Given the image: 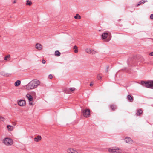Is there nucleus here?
<instances>
[{
  "mask_svg": "<svg viewBox=\"0 0 153 153\" xmlns=\"http://www.w3.org/2000/svg\"><path fill=\"white\" fill-rule=\"evenodd\" d=\"M40 84V82L38 80H32L26 85V88L28 90H30L36 88Z\"/></svg>",
  "mask_w": 153,
  "mask_h": 153,
  "instance_id": "obj_1",
  "label": "nucleus"
},
{
  "mask_svg": "<svg viewBox=\"0 0 153 153\" xmlns=\"http://www.w3.org/2000/svg\"><path fill=\"white\" fill-rule=\"evenodd\" d=\"M141 84L143 86H145L147 88L153 89V81L146 82L142 81Z\"/></svg>",
  "mask_w": 153,
  "mask_h": 153,
  "instance_id": "obj_2",
  "label": "nucleus"
},
{
  "mask_svg": "<svg viewBox=\"0 0 153 153\" xmlns=\"http://www.w3.org/2000/svg\"><path fill=\"white\" fill-rule=\"evenodd\" d=\"M108 151L110 153H121L122 152V150L121 149L117 147L109 148Z\"/></svg>",
  "mask_w": 153,
  "mask_h": 153,
  "instance_id": "obj_3",
  "label": "nucleus"
},
{
  "mask_svg": "<svg viewBox=\"0 0 153 153\" xmlns=\"http://www.w3.org/2000/svg\"><path fill=\"white\" fill-rule=\"evenodd\" d=\"M102 38L103 39H105L107 37L108 38L106 39V42L109 41L111 38V34L109 32H105L102 34Z\"/></svg>",
  "mask_w": 153,
  "mask_h": 153,
  "instance_id": "obj_4",
  "label": "nucleus"
},
{
  "mask_svg": "<svg viewBox=\"0 0 153 153\" xmlns=\"http://www.w3.org/2000/svg\"><path fill=\"white\" fill-rule=\"evenodd\" d=\"M3 143L6 145H11L13 144V141L10 138H6L4 140Z\"/></svg>",
  "mask_w": 153,
  "mask_h": 153,
  "instance_id": "obj_5",
  "label": "nucleus"
},
{
  "mask_svg": "<svg viewBox=\"0 0 153 153\" xmlns=\"http://www.w3.org/2000/svg\"><path fill=\"white\" fill-rule=\"evenodd\" d=\"M90 113V110L89 109H87L83 111V115L86 117H89Z\"/></svg>",
  "mask_w": 153,
  "mask_h": 153,
  "instance_id": "obj_6",
  "label": "nucleus"
},
{
  "mask_svg": "<svg viewBox=\"0 0 153 153\" xmlns=\"http://www.w3.org/2000/svg\"><path fill=\"white\" fill-rule=\"evenodd\" d=\"M85 51L87 53L92 55L95 54L97 53L96 51H94V50H91L90 49L88 48L86 49Z\"/></svg>",
  "mask_w": 153,
  "mask_h": 153,
  "instance_id": "obj_7",
  "label": "nucleus"
},
{
  "mask_svg": "<svg viewBox=\"0 0 153 153\" xmlns=\"http://www.w3.org/2000/svg\"><path fill=\"white\" fill-rule=\"evenodd\" d=\"M125 141L127 143L132 144L133 141V140L130 137H126L124 139Z\"/></svg>",
  "mask_w": 153,
  "mask_h": 153,
  "instance_id": "obj_8",
  "label": "nucleus"
},
{
  "mask_svg": "<svg viewBox=\"0 0 153 153\" xmlns=\"http://www.w3.org/2000/svg\"><path fill=\"white\" fill-rule=\"evenodd\" d=\"M18 104L20 106H24L26 104L25 101L23 100H20L19 101Z\"/></svg>",
  "mask_w": 153,
  "mask_h": 153,
  "instance_id": "obj_9",
  "label": "nucleus"
},
{
  "mask_svg": "<svg viewBox=\"0 0 153 153\" xmlns=\"http://www.w3.org/2000/svg\"><path fill=\"white\" fill-rule=\"evenodd\" d=\"M36 48L38 50H41L42 49V46L40 44L38 43L36 45Z\"/></svg>",
  "mask_w": 153,
  "mask_h": 153,
  "instance_id": "obj_10",
  "label": "nucleus"
},
{
  "mask_svg": "<svg viewBox=\"0 0 153 153\" xmlns=\"http://www.w3.org/2000/svg\"><path fill=\"white\" fill-rule=\"evenodd\" d=\"M127 99L131 102H133L134 100L133 97L130 95H127Z\"/></svg>",
  "mask_w": 153,
  "mask_h": 153,
  "instance_id": "obj_11",
  "label": "nucleus"
},
{
  "mask_svg": "<svg viewBox=\"0 0 153 153\" xmlns=\"http://www.w3.org/2000/svg\"><path fill=\"white\" fill-rule=\"evenodd\" d=\"M142 112L143 111L141 109H138L137 110V112L136 113V115L137 116H140L142 113Z\"/></svg>",
  "mask_w": 153,
  "mask_h": 153,
  "instance_id": "obj_12",
  "label": "nucleus"
},
{
  "mask_svg": "<svg viewBox=\"0 0 153 153\" xmlns=\"http://www.w3.org/2000/svg\"><path fill=\"white\" fill-rule=\"evenodd\" d=\"M41 139V137L40 136L38 135L37 137L34 138V140L36 142H38Z\"/></svg>",
  "mask_w": 153,
  "mask_h": 153,
  "instance_id": "obj_13",
  "label": "nucleus"
},
{
  "mask_svg": "<svg viewBox=\"0 0 153 153\" xmlns=\"http://www.w3.org/2000/svg\"><path fill=\"white\" fill-rule=\"evenodd\" d=\"M110 108L113 111H114L117 109V106L115 105H111L110 106Z\"/></svg>",
  "mask_w": 153,
  "mask_h": 153,
  "instance_id": "obj_14",
  "label": "nucleus"
},
{
  "mask_svg": "<svg viewBox=\"0 0 153 153\" xmlns=\"http://www.w3.org/2000/svg\"><path fill=\"white\" fill-rule=\"evenodd\" d=\"M27 97L29 101H31L32 100L33 97L31 95L29 94H27Z\"/></svg>",
  "mask_w": 153,
  "mask_h": 153,
  "instance_id": "obj_15",
  "label": "nucleus"
},
{
  "mask_svg": "<svg viewBox=\"0 0 153 153\" xmlns=\"http://www.w3.org/2000/svg\"><path fill=\"white\" fill-rule=\"evenodd\" d=\"M21 83V81L19 80H18L15 83V85L16 87L19 86Z\"/></svg>",
  "mask_w": 153,
  "mask_h": 153,
  "instance_id": "obj_16",
  "label": "nucleus"
},
{
  "mask_svg": "<svg viewBox=\"0 0 153 153\" xmlns=\"http://www.w3.org/2000/svg\"><path fill=\"white\" fill-rule=\"evenodd\" d=\"M67 151L68 153H73V152H74V149L69 148L67 149Z\"/></svg>",
  "mask_w": 153,
  "mask_h": 153,
  "instance_id": "obj_17",
  "label": "nucleus"
},
{
  "mask_svg": "<svg viewBox=\"0 0 153 153\" xmlns=\"http://www.w3.org/2000/svg\"><path fill=\"white\" fill-rule=\"evenodd\" d=\"M7 127L8 129L10 131H12L13 129V127L12 126L8 125L7 126Z\"/></svg>",
  "mask_w": 153,
  "mask_h": 153,
  "instance_id": "obj_18",
  "label": "nucleus"
},
{
  "mask_svg": "<svg viewBox=\"0 0 153 153\" xmlns=\"http://www.w3.org/2000/svg\"><path fill=\"white\" fill-rule=\"evenodd\" d=\"M61 53L58 51H55V55L57 56H60Z\"/></svg>",
  "mask_w": 153,
  "mask_h": 153,
  "instance_id": "obj_19",
  "label": "nucleus"
},
{
  "mask_svg": "<svg viewBox=\"0 0 153 153\" xmlns=\"http://www.w3.org/2000/svg\"><path fill=\"white\" fill-rule=\"evenodd\" d=\"M27 3L26 4V5L30 6L32 4L30 1L29 0H27L26 1Z\"/></svg>",
  "mask_w": 153,
  "mask_h": 153,
  "instance_id": "obj_20",
  "label": "nucleus"
},
{
  "mask_svg": "<svg viewBox=\"0 0 153 153\" xmlns=\"http://www.w3.org/2000/svg\"><path fill=\"white\" fill-rule=\"evenodd\" d=\"M74 18L75 19H79L81 18V16H79V14H77L76 15V16H74Z\"/></svg>",
  "mask_w": 153,
  "mask_h": 153,
  "instance_id": "obj_21",
  "label": "nucleus"
},
{
  "mask_svg": "<svg viewBox=\"0 0 153 153\" xmlns=\"http://www.w3.org/2000/svg\"><path fill=\"white\" fill-rule=\"evenodd\" d=\"M10 57V55L9 54L7 55V56H5L4 57V60L5 61H7V60L8 58H9Z\"/></svg>",
  "mask_w": 153,
  "mask_h": 153,
  "instance_id": "obj_22",
  "label": "nucleus"
},
{
  "mask_svg": "<svg viewBox=\"0 0 153 153\" xmlns=\"http://www.w3.org/2000/svg\"><path fill=\"white\" fill-rule=\"evenodd\" d=\"M148 1L147 0H142L140 1V2L141 3V4H143L145 2H147Z\"/></svg>",
  "mask_w": 153,
  "mask_h": 153,
  "instance_id": "obj_23",
  "label": "nucleus"
},
{
  "mask_svg": "<svg viewBox=\"0 0 153 153\" xmlns=\"http://www.w3.org/2000/svg\"><path fill=\"white\" fill-rule=\"evenodd\" d=\"M97 78L98 80H101L102 79V77L100 76V74H98L97 76Z\"/></svg>",
  "mask_w": 153,
  "mask_h": 153,
  "instance_id": "obj_24",
  "label": "nucleus"
},
{
  "mask_svg": "<svg viewBox=\"0 0 153 153\" xmlns=\"http://www.w3.org/2000/svg\"><path fill=\"white\" fill-rule=\"evenodd\" d=\"M75 90V88H69V90L71 92H72V91H74Z\"/></svg>",
  "mask_w": 153,
  "mask_h": 153,
  "instance_id": "obj_25",
  "label": "nucleus"
},
{
  "mask_svg": "<svg viewBox=\"0 0 153 153\" xmlns=\"http://www.w3.org/2000/svg\"><path fill=\"white\" fill-rule=\"evenodd\" d=\"M48 78H49L50 79H51L53 78V76H52V75L51 74H50V75L48 76Z\"/></svg>",
  "mask_w": 153,
  "mask_h": 153,
  "instance_id": "obj_26",
  "label": "nucleus"
},
{
  "mask_svg": "<svg viewBox=\"0 0 153 153\" xmlns=\"http://www.w3.org/2000/svg\"><path fill=\"white\" fill-rule=\"evenodd\" d=\"M109 68V66H107V67H106V71H105L106 72H107L108 71Z\"/></svg>",
  "mask_w": 153,
  "mask_h": 153,
  "instance_id": "obj_27",
  "label": "nucleus"
},
{
  "mask_svg": "<svg viewBox=\"0 0 153 153\" xmlns=\"http://www.w3.org/2000/svg\"><path fill=\"white\" fill-rule=\"evenodd\" d=\"M150 18L151 19H153V14H152L150 15Z\"/></svg>",
  "mask_w": 153,
  "mask_h": 153,
  "instance_id": "obj_28",
  "label": "nucleus"
},
{
  "mask_svg": "<svg viewBox=\"0 0 153 153\" xmlns=\"http://www.w3.org/2000/svg\"><path fill=\"white\" fill-rule=\"evenodd\" d=\"M149 55L151 56H153V52H150L149 54Z\"/></svg>",
  "mask_w": 153,
  "mask_h": 153,
  "instance_id": "obj_29",
  "label": "nucleus"
},
{
  "mask_svg": "<svg viewBox=\"0 0 153 153\" xmlns=\"http://www.w3.org/2000/svg\"><path fill=\"white\" fill-rule=\"evenodd\" d=\"M42 62L43 64H45L46 63V61L44 59L42 60Z\"/></svg>",
  "mask_w": 153,
  "mask_h": 153,
  "instance_id": "obj_30",
  "label": "nucleus"
},
{
  "mask_svg": "<svg viewBox=\"0 0 153 153\" xmlns=\"http://www.w3.org/2000/svg\"><path fill=\"white\" fill-rule=\"evenodd\" d=\"M0 119L1 120L3 121L4 120V118L2 117H0Z\"/></svg>",
  "mask_w": 153,
  "mask_h": 153,
  "instance_id": "obj_31",
  "label": "nucleus"
},
{
  "mask_svg": "<svg viewBox=\"0 0 153 153\" xmlns=\"http://www.w3.org/2000/svg\"><path fill=\"white\" fill-rule=\"evenodd\" d=\"M141 4V3L140 2V1H139L138 4L137 5V7L139 5H140Z\"/></svg>",
  "mask_w": 153,
  "mask_h": 153,
  "instance_id": "obj_32",
  "label": "nucleus"
},
{
  "mask_svg": "<svg viewBox=\"0 0 153 153\" xmlns=\"http://www.w3.org/2000/svg\"><path fill=\"white\" fill-rule=\"evenodd\" d=\"M77 47L75 45V46H74V49L75 50H76V49H77Z\"/></svg>",
  "mask_w": 153,
  "mask_h": 153,
  "instance_id": "obj_33",
  "label": "nucleus"
},
{
  "mask_svg": "<svg viewBox=\"0 0 153 153\" xmlns=\"http://www.w3.org/2000/svg\"><path fill=\"white\" fill-rule=\"evenodd\" d=\"M74 52L76 53H77L78 52V50L77 49L75 50Z\"/></svg>",
  "mask_w": 153,
  "mask_h": 153,
  "instance_id": "obj_34",
  "label": "nucleus"
},
{
  "mask_svg": "<svg viewBox=\"0 0 153 153\" xmlns=\"http://www.w3.org/2000/svg\"><path fill=\"white\" fill-rule=\"evenodd\" d=\"M73 153H79L76 151L74 149V152Z\"/></svg>",
  "mask_w": 153,
  "mask_h": 153,
  "instance_id": "obj_35",
  "label": "nucleus"
},
{
  "mask_svg": "<svg viewBox=\"0 0 153 153\" xmlns=\"http://www.w3.org/2000/svg\"><path fill=\"white\" fill-rule=\"evenodd\" d=\"M93 84H92V83H90V85L91 86L93 85Z\"/></svg>",
  "mask_w": 153,
  "mask_h": 153,
  "instance_id": "obj_36",
  "label": "nucleus"
},
{
  "mask_svg": "<svg viewBox=\"0 0 153 153\" xmlns=\"http://www.w3.org/2000/svg\"><path fill=\"white\" fill-rule=\"evenodd\" d=\"M16 1L15 0H14L13 1V3H16Z\"/></svg>",
  "mask_w": 153,
  "mask_h": 153,
  "instance_id": "obj_37",
  "label": "nucleus"
},
{
  "mask_svg": "<svg viewBox=\"0 0 153 153\" xmlns=\"http://www.w3.org/2000/svg\"><path fill=\"white\" fill-rule=\"evenodd\" d=\"M30 104H31V105H33V104H32V103H30Z\"/></svg>",
  "mask_w": 153,
  "mask_h": 153,
  "instance_id": "obj_38",
  "label": "nucleus"
},
{
  "mask_svg": "<svg viewBox=\"0 0 153 153\" xmlns=\"http://www.w3.org/2000/svg\"><path fill=\"white\" fill-rule=\"evenodd\" d=\"M33 93L34 94H35V92H33Z\"/></svg>",
  "mask_w": 153,
  "mask_h": 153,
  "instance_id": "obj_39",
  "label": "nucleus"
},
{
  "mask_svg": "<svg viewBox=\"0 0 153 153\" xmlns=\"http://www.w3.org/2000/svg\"><path fill=\"white\" fill-rule=\"evenodd\" d=\"M1 37V36H0V37Z\"/></svg>",
  "mask_w": 153,
  "mask_h": 153,
  "instance_id": "obj_40",
  "label": "nucleus"
}]
</instances>
